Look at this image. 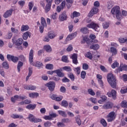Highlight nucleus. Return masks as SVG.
I'll list each match as a JSON object with an SVG mask.
<instances>
[{
    "instance_id": "obj_1",
    "label": "nucleus",
    "mask_w": 127,
    "mask_h": 127,
    "mask_svg": "<svg viewBox=\"0 0 127 127\" xmlns=\"http://www.w3.org/2000/svg\"><path fill=\"white\" fill-rule=\"evenodd\" d=\"M33 50H31L29 54V62L31 65L35 66V67H37V68L39 69L40 67L43 66V64L40 62H36V63H33Z\"/></svg>"
},
{
    "instance_id": "obj_2",
    "label": "nucleus",
    "mask_w": 127,
    "mask_h": 127,
    "mask_svg": "<svg viewBox=\"0 0 127 127\" xmlns=\"http://www.w3.org/2000/svg\"><path fill=\"white\" fill-rule=\"evenodd\" d=\"M107 81L113 89L117 88V79L112 73H109L107 76Z\"/></svg>"
},
{
    "instance_id": "obj_3",
    "label": "nucleus",
    "mask_w": 127,
    "mask_h": 127,
    "mask_svg": "<svg viewBox=\"0 0 127 127\" xmlns=\"http://www.w3.org/2000/svg\"><path fill=\"white\" fill-rule=\"evenodd\" d=\"M87 26L88 28H92L95 31L98 32L100 31V26L99 25V24L95 23V22H92L91 23L87 24Z\"/></svg>"
},
{
    "instance_id": "obj_4",
    "label": "nucleus",
    "mask_w": 127,
    "mask_h": 127,
    "mask_svg": "<svg viewBox=\"0 0 127 127\" xmlns=\"http://www.w3.org/2000/svg\"><path fill=\"white\" fill-rule=\"evenodd\" d=\"M28 119H29L30 122H32V123H37L42 122V120L39 118H35L32 114H29Z\"/></svg>"
},
{
    "instance_id": "obj_5",
    "label": "nucleus",
    "mask_w": 127,
    "mask_h": 127,
    "mask_svg": "<svg viewBox=\"0 0 127 127\" xmlns=\"http://www.w3.org/2000/svg\"><path fill=\"white\" fill-rule=\"evenodd\" d=\"M107 122L110 123L113 122L116 119V113L114 111H112L107 115Z\"/></svg>"
},
{
    "instance_id": "obj_6",
    "label": "nucleus",
    "mask_w": 127,
    "mask_h": 127,
    "mask_svg": "<svg viewBox=\"0 0 127 127\" xmlns=\"http://www.w3.org/2000/svg\"><path fill=\"white\" fill-rule=\"evenodd\" d=\"M45 86L48 87L49 90H50L51 92H53V91H54V89H55V83L53 81H50L46 83Z\"/></svg>"
},
{
    "instance_id": "obj_7",
    "label": "nucleus",
    "mask_w": 127,
    "mask_h": 127,
    "mask_svg": "<svg viewBox=\"0 0 127 127\" xmlns=\"http://www.w3.org/2000/svg\"><path fill=\"white\" fill-rule=\"evenodd\" d=\"M107 95L108 97L112 98L114 100H116L117 99V91L114 89H112L111 92H107Z\"/></svg>"
},
{
    "instance_id": "obj_8",
    "label": "nucleus",
    "mask_w": 127,
    "mask_h": 127,
    "mask_svg": "<svg viewBox=\"0 0 127 127\" xmlns=\"http://www.w3.org/2000/svg\"><path fill=\"white\" fill-rule=\"evenodd\" d=\"M13 44H15L16 46H20L23 42V40L22 38H20L18 39H16L15 38H14L12 39Z\"/></svg>"
},
{
    "instance_id": "obj_9",
    "label": "nucleus",
    "mask_w": 127,
    "mask_h": 127,
    "mask_svg": "<svg viewBox=\"0 0 127 127\" xmlns=\"http://www.w3.org/2000/svg\"><path fill=\"white\" fill-rule=\"evenodd\" d=\"M120 6H115L111 9V12L113 14V15L115 16V15L121 12V11L120 10Z\"/></svg>"
},
{
    "instance_id": "obj_10",
    "label": "nucleus",
    "mask_w": 127,
    "mask_h": 127,
    "mask_svg": "<svg viewBox=\"0 0 127 127\" xmlns=\"http://www.w3.org/2000/svg\"><path fill=\"white\" fill-rule=\"evenodd\" d=\"M97 12H99V9L96 7H94L88 13V17H92L94 14H97Z\"/></svg>"
},
{
    "instance_id": "obj_11",
    "label": "nucleus",
    "mask_w": 127,
    "mask_h": 127,
    "mask_svg": "<svg viewBox=\"0 0 127 127\" xmlns=\"http://www.w3.org/2000/svg\"><path fill=\"white\" fill-rule=\"evenodd\" d=\"M7 59L8 61H12L14 63H16L18 61V57L11 56V55H7Z\"/></svg>"
},
{
    "instance_id": "obj_12",
    "label": "nucleus",
    "mask_w": 127,
    "mask_h": 127,
    "mask_svg": "<svg viewBox=\"0 0 127 127\" xmlns=\"http://www.w3.org/2000/svg\"><path fill=\"white\" fill-rule=\"evenodd\" d=\"M71 59L72 60V63L77 65L78 64V55L77 54H73L71 57Z\"/></svg>"
},
{
    "instance_id": "obj_13",
    "label": "nucleus",
    "mask_w": 127,
    "mask_h": 127,
    "mask_svg": "<svg viewBox=\"0 0 127 127\" xmlns=\"http://www.w3.org/2000/svg\"><path fill=\"white\" fill-rule=\"evenodd\" d=\"M113 106V103L108 102L103 106V108L104 110H109V109H112Z\"/></svg>"
},
{
    "instance_id": "obj_14",
    "label": "nucleus",
    "mask_w": 127,
    "mask_h": 127,
    "mask_svg": "<svg viewBox=\"0 0 127 127\" xmlns=\"http://www.w3.org/2000/svg\"><path fill=\"white\" fill-rule=\"evenodd\" d=\"M76 32H74L73 33L68 35L66 38V41H70V40H72V39H73V38H75V37H76Z\"/></svg>"
},
{
    "instance_id": "obj_15",
    "label": "nucleus",
    "mask_w": 127,
    "mask_h": 127,
    "mask_svg": "<svg viewBox=\"0 0 127 127\" xmlns=\"http://www.w3.org/2000/svg\"><path fill=\"white\" fill-rule=\"evenodd\" d=\"M59 19L61 21H64V20H66L67 19V15L66 14V13L64 12L61 14L59 16Z\"/></svg>"
},
{
    "instance_id": "obj_16",
    "label": "nucleus",
    "mask_w": 127,
    "mask_h": 127,
    "mask_svg": "<svg viewBox=\"0 0 127 127\" xmlns=\"http://www.w3.org/2000/svg\"><path fill=\"white\" fill-rule=\"evenodd\" d=\"M55 73H56L58 77H64V73L62 72V68L55 70Z\"/></svg>"
},
{
    "instance_id": "obj_17",
    "label": "nucleus",
    "mask_w": 127,
    "mask_h": 127,
    "mask_svg": "<svg viewBox=\"0 0 127 127\" xmlns=\"http://www.w3.org/2000/svg\"><path fill=\"white\" fill-rule=\"evenodd\" d=\"M91 40H90V39H89V38L86 37V36H84L83 37V39H82V41H81V43H82L83 44L86 43H87V44H88V45H89L90 44V42Z\"/></svg>"
},
{
    "instance_id": "obj_18",
    "label": "nucleus",
    "mask_w": 127,
    "mask_h": 127,
    "mask_svg": "<svg viewBox=\"0 0 127 127\" xmlns=\"http://www.w3.org/2000/svg\"><path fill=\"white\" fill-rule=\"evenodd\" d=\"M12 14V10H9L6 11L3 14V17L4 18H7L9 16H10Z\"/></svg>"
},
{
    "instance_id": "obj_19",
    "label": "nucleus",
    "mask_w": 127,
    "mask_h": 127,
    "mask_svg": "<svg viewBox=\"0 0 127 127\" xmlns=\"http://www.w3.org/2000/svg\"><path fill=\"white\" fill-rule=\"evenodd\" d=\"M48 36L50 39H53L56 36V34L54 32H49L48 33Z\"/></svg>"
},
{
    "instance_id": "obj_20",
    "label": "nucleus",
    "mask_w": 127,
    "mask_h": 127,
    "mask_svg": "<svg viewBox=\"0 0 127 127\" xmlns=\"http://www.w3.org/2000/svg\"><path fill=\"white\" fill-rule=\"evenodd\" d=\"M30 98H37L39 96V94L37 92H33L29 94Z\"/></svg>"
},
{
    "instance_id": "obj_21",
    "label": "nucleus",
    "mask_w": 127,
    "mask_h": 127,
    "mask_svg": "<svg viewBox=\"0 0 127 127\" xmlns=\"http://www.w3.org/2000/svg\"><path fill=\"white\" fill-rule=\"evenodd\" d=\"M28 110H34L36 108V104H29L26 107Z\"/></svg>"
},
{
    "instance_id": "obj_22",
    "label": "nucleus",
    "mask_w": 127,
    "mask_h": 127,
    "mask_svg": "<svg viewBox=\"0 0 127 127\" xmlns=\"http://www.w3.org/2000/svg\"><path fill=\"white\" fill-rule=\"evenodd\" d=\"M29 37H30L31 34L29 32H26L23 35V39L24 40H26L27 38Z\"/></svg>"
},
{
    "instance_id": "obj_23",
    "label": "nucleus",
    "mask_w": 127,
    "mask_h": 127,
    "mask_svg": "<svg viewBox=\"0 0 127 127\" xmlns=\"http://www.w3.org/2000/svg\"><path fill=\"white\" fill-rule=\"evenodd\" d=\"M28 29H29V26L27 25H23L21 27V31H22V32L27 31Z\"/></svg>"
},
{
    "instance_id": "obj_24",
    "label": "nucleus",
    "mask_w": 127,
    "mask_h": 127,
    "mask_svg": "<svg viewBox=\"0 0 127 127\" xmlns=\"http://www.w3.org/2000/svg\"><path fill=\"white\" fill-rule=\"evenodd\" d=\"M10 117L12 119H23V116H22V115H19L17 114H13L11 115Z\"/></svg>"
},
{
    "instance_id": "obj_25",
    "label": "nucleus",
    "mask_w": 127,
    "mask_h": 127,
    "mask_svg": "<svg viewBox=\"0 0 127 127\" xmlns=\"http://www.w3.org/2000/svg\"><path fill=\"white\" fill-rule=\"evenodd\" d=\"M99 48H100V45L98 44H93L90 46V49L93 50H98Z\"/></svg>"
},
{
    "instance_id": "obj_26",
    "label": "nucleus",
    "mask_w": 127,
    "mask_h": 127,
    "mask_svg": "<svg viewBox=\"0 0 127 127\" xmlns=\"http://www.w3.org/2000/svg\"><path fill=\"white\" fill-rule=\"evenodd\" d=\"M114 6V2L112 1H109L107 2V7L108 9H111Z\"/></svg>"
},
{
    "instance_id": "obj_27",
    "label": "nucleus",
    "mask_w": 127,
    "mask_h": 127,
    "mask_svg": "<svg viewBox=\"0 0 127 127\" xmlns=\"http://www.w3.org/2000/svg\"><path fill=\"white\" fill-rule=\"evenodd\" d=\"M41 22L42 26H47V24L46 23V20H45V18L44 17H42L41 18Z\"/></svg>"
},
{
    "instance_id": "obj_28",
    "label": "nucleus",
    "mask_w": 127,
    "mask_h": 127,
    "mask_svg": "<svg viewBox=\"0 0 127 127\" xmlns=\"http://www.w3.org/2000/svg\"><path fill=\"white\" fill-rule=\"evenodd\" d=\"M44 49H45L47 52H51L52 50L50 45H46L44 46Z\"/></svg>"
},
{
    "instance_id": "obj_29",
    "label": "nucleus",
    "mask_w": 127,
    "mask_h": 127,
    "mask_svg": "<svg viewBox=\"0 0 127 127\" xmlns=\"http://www.w3.org/2000/svg\"><path fill=\"white\" fill-rule=\"evenodd\" d=\"M119 71H126V64H121L120 67L118 68Z\"/></svg>"
},
{
    "instance_id": "obj_30",
    "label": "nucleus",
    "mask_w": 127,
    "mask_h": 127,
    "mask_svg": "<svg viewBox=\"0 0 127 127\" xmlns=\"http://www.w3.org/2000/svg\"><path fill=\"white\" fill-rule=\"evenodd\" d=\"M32 75V68L30 67L29 68V73L28 76H27L26 78V81H28V80L29 79V77Z\"/></svg>"
},
{
    "instance_id": "obj_31",
    "label": "nucleus",
    "mask_w": 127,
    "mask_h": 127,
    "mask_svg": "<svg viewBox=\"0 0 127 127\" xmlns=\"http://www.w3.org/2000/svg\"><path fill=\"white\" fill-rule=\"evenodd\" d=\"M78 16H80V13L74 11L73 12V14L71 15V18H74V17H78Z\"/></svg>"
},
{
    "instance_id": "obj_32",
    "label": "nucleus",
    "mask_w": 127,
    "mask_h": 127,
    "mask_svg": "<svg viewBox=\"0 0 127 127\" xmlns=\"http://www.w3.org/2000/svg\"><path fill=\"white\" fill-rule=\"evenodd\" d=\"M46 68L48 69V70H52L53 68H54V65L51 64H48L46 65Z\"/></svg>"
},
{
    "instance_id": "obj_33",
    "label": "nucleus",
    "mask_w": 127,
    "mask_h": 127,
    "mask_svg": "<svg viewBox=\"0 0 127 127\" xmlns=\"http://www.w3.org/2000/svg\"><path fill=\"white\" fill-rule=\"evenodd\" d=\"M119 42L120 43H126L127 44V39H125L124 38H120L118 39Z\"/></svg>"
},
{
    "instance_id": "obj_34",
    "label": "nucleus",
    "mask_w": 127,
    "mask_h": 127,
    "mask_svg": "<svg viewBox=\"0 0 127 127\" xmlns=\"http://www.w3.org/2000/svg\"><path fill=\"white\" fill-rule=\"evenodd\" d=\"M62 61L64 62L65 63H68L69 61L68 60V57L66 56H64L62 58Z\"/></svg>"
},
{
    "instance_id": "obj_35",
    "label": "nucleus",
    "mask_w": 127,
    "mask_h": 127,
    "mask_svg": "<svg viewBox=\"0 0 127 127\" xmlns=\"http://www.w3.org/2000/svg\"><path fill=\"white\" fill-rule=\"evenodd\" d=\"M58 113L59 115H61V116H62V117H64V118H66L67 117V114H66V112L60 110L58 111Z\"/></svg>"
},
{
    "instance_id": "obj_36",
    "label": "nucleus",
    "mask_w": 127,
    "mask_h": 127,
    "mask_svg": "<svg viewBox=\"0 0 127 127\" xmlns=\"http://www.w3.org/2000/svg\"><path fill=\"white\" fill-rule=\"evenodd\" d=\"M22 66H23V63L19 61L17 64V70L18 72H20V68H21Z\"/></svg>"
},
{
    "instance_id": "obj_37",
    "label": "nucleus",
    "mask_w": 127,
    "mask_h": 127,
    "mask_svg": "<svg viewBox=\"0 0 127 127\" xmlns=\"http://www.w3.org/2000/svg\"><path fill=\"white\" fill-rule=\"evenodd\" d=\"M75 121L76 124H77L78 126H80L81 125H82V121H81V119H80V118H79L78 117H75Z\"/></svg>"
},
{
    "instance_id": "obj_38",
    "label": "nucleus",
    "mask_w": 127,
    "mask_h": 127,
    "mask_svg": "<svg viewBox=\"0 0 127 127\" xmlns=\"http://www.w3.org/2000/svg\"><path fill=\"white\" fill-rule=\"evenodd\" d=\"M73 70L75 72H76L78 75L80 74V72H81V67H80V66L74 67Z\"/></svg>"
},
{
    "instance_id": "obj_39",
    "label": "nucleus",
    "mask_w": 127,
    "mask_h": 127,
    "mask_svg": "<svg viewBox=\"0 0 127 127\" xmlns=\"http://www.w3.org/2000/svg\"><path fill=\"white\" fill-rule=\"evenodd\" d=\"M80 31L82 33H84V34H86V33H88V28H87V27L81 28Z\"/></svg>"
},
{
    "instance_id": "obj_40",
    "label": "nucleus",
    "mask_w": 127,
    "mask_h": 127,
    "mask_svg": "<svg viewBox=\"0 0 127 127\" xmlns=\"http://www.w3.org/2000/svg\"><path fill=\"white\" fill-rule=\"evenodd\" d=\"M11 31L12 32V33H14L15 34H18V32H19L18 29L13 27L11 28Z\"/></svg>"
},
{
    "instance_id": "obj_41",
    "label": "nucleus",
    "mask_w": 127,
    "mask_h": 127,
    "mask_svg": "<svg viewBox=\"0 0 127 127\" xmlns=\"http://www.w3.org/2000/svg\"><path fill=\"white\" fill-rule=\"evenodd\" d=\"M12 37V33L9 32L5 36L6 39H10Z\"/></svg>"
},
{
    "instance_id": "obj_42",
    "label": "nucleus",
    "mask_w": 127,
    "mask_h": 127,
    "mask_svg": "<svg viewBox=\"0 0 127 127\" xmlns=\"http://www.w3.org/2000/svg\"><path fill=\"white\" fill-rule=\"evenodd\" d=\"M116 16L118 20H122V19H123V16L122 15V14H121V12L118 13V14H117Z\"/></svg>"
},
{
    "instance_id": "obj_43",
    "label": "nucleus",
    "mask_w": 127,
    "mask_h": 127,
    "mask_svg": "<svg viewBox=\"0 0 127 127\" xmlns=\"http://www.w3.org/2000/svg\"><path fill=\"white\" fill-rule=\"evenodd\" d=\"M111 52H112V54H114V55H116L117 53V49L114 47H111L110 48Z\"/></svg>"
},
{
    "instance_id": "obj_44",
    "label": "nucleus",
    "mask_w": 127,
    "mask_h": 127,
    "mask_svg": "<svg viewBox=\"0 0 127 127\" xmlns=\"http://www.w3.org/2000/svg\"><path fill=\"white\" fill-rule=\"evenodd\" d=\"M44 125L45 127H50L52 126V123L49 121H47L44 124Z\"/></svg>"
},
{
    "instance_id": "obj_45",
    "label": "nucleus",
    "mask_w": 127,
    "mask_h": 127,
    "mask_svg": "<svg viewBox=\"0 0 127 127\" xmlns=\"http://www.w3.org/2000/svg\"><path fill=\"white\" fill-rule=\"evenodd\" d=\"M2 66L3 68H4L5 69H8V64H7V62H4L2 63Z\"/></svg>"
},
{
    "instance_id": "obj_46",
    "label": "nucleus",
    "mask_w": 127,
    "mask_h": 127,
    "mask_svg": "<svg viewBox=\"0 0 127 127\" xmlns=\"http://www.w3.org/2000/svg\"><path fill=\"white\" fill-rule=\"evenodd\" d=\"M68 76L70 79H71V81H74L75 80V76H74V74L72 73H69L68 74Z\"/></svg>"
},
{
    "instance_id": "obj_47",
    "label": "nucleus",
    "mask_w": 127,
    "mask_h": 127,
    "mask_svg": "<svg viewBox=\"0 0 127 127\" xmlns=\"http://www.w3.org/2000/svg\"><path fill=\"white\" fill-rule=\"evenodd\" d=\"M50 8H51V5L47 4L45 8V12L46 13L48 12V11L50 10Z\"/></svg>"
},
{
    "instance_id": "obj_48",
    "label": "nucleus",
    "mask_w": 127,
    "mask_h": 127,
    "mask_svg": "<svg viewBox=\"0 0 127 127\" xmlns=\"http://www.w3.org/2000/svg\"><path fill=\"white\" fill-rule=\"evenodd\" d=\"M62 123L64 124H68V123H70V120L68 118H64L62 120Z\"/></svg>"
},
{
    "instance_id": "obj_49",
    "label": "nucleus",
    "mask_w": 127,
    "mask_h": 127,
    "mask_svg": "<svg viewBox=\"0 0 127 127\" xmlns=\"http://www.w3.org/2000/svg\"><path fill=\"white\" fill-rule=\"evenodd\" d=\"M63 69L65 71H66V72H70L72 71V69L70 66H64Z\"/></svg>"
},
{
    "instance_id": "obj_50",
    "label": "nucleus",
    "mask_w": 127,
    "mask_h": 127,
    "mask_svg": "<svg viewBox=\"0 0 127 127\" xmlns=\"http://www.w3.org/2000/svg\"><path fill=\"white\" fill-rule=\"evenodd\" d=\"M82 69H83V70H88L89 69V65L86 63L83 64L82 65Z\"/></svg>"
},
{
    "instance_id": "obj_51",
    "label": "nucleus",
    "mask_w": 127,
    "mask_h": 127,
    "mask_svg": "<svg viewBox=\"0 0 127 127\" xmlns=\"http://www.w3.org/2000/svg\"><path fill=\"white\" fill-rule=\"evenodd\" d=\"M121 106L123 108H127V102L126 101H123L121 103Z\"/></svg>"
},
{
    "instance_id": "obj_52",
    "label": "nucleus",
    "mask_w": 127,
    "mask_h": 127,
    "mask_svg": "<svg viewBox=\"0 0 127 127\" xmlns=\"http://www.w3.org/2000/svg\"><path fill=\"white\" fill-rule=\"evenodd\" d=\"M62 106L63 107H68V102L66 100H63L62 102Z\"/></svg>"
},
{
    "instance_id": "obj_53",
    "label": "nucleus",
    "mask_w": 127,
    "mask_h": 127,
    "mask_svg": "<svg viewBox=\"0 0 127 127\" xmlns=\"http://www.w3.org/2000/svg\"><path fill=\"white\" fill-rule=\"evenodd\" d=\"M119 63L115 62L112 64V67L113 69H115V68H116V67H119Z\"/></svg>"
},
{
    "instance_id": "obj_54",
    "label": "nucleus",
    "mask_w": 127,
    "mask_h": 127,
    "mask_svg": "<svg viewBox=\"0 0 127 127\" xmlns=\"http://www.w3.org/2000/svg\"><path fill=\"white\" fill-rule=\"evenodd\" d=\"M85 77H86V71L83 70L81 72V78H82V79H85Z\"/></svg>"
},
{
    "instance_id": "obj_55",
    "label": "nucleus",
    "mask_w": 127,
    "mask_h": 127,
    "mask_svg": "<svg viewBox=\"0 0 127 127\" xmlns=\"http://www.w3.org/2000/svg\"><path fill=\"white\" fill-rule=\"evenodd\" d=\"M43 41H44V42H49V41H50V39H49V37L48 36H45L43 38Z\"/></svg>"
},
{
    "instance_id": "obj_56",
    "label": "nucleus",
    "mask_w": 127,
    "mask_h": 127,
    "mask_svg": "<svg viewBox=\"0 0 127 127\" xmlns=\"http://www.w3.org/2000/svg\"><path fill=\"white\" fill-rule=\"evenodd\" d=\"M98 81L99 85H100V87L102 88H104V82L103 80H102V79H98Z\"/></svg>"
},
{
    "instance_id": "obj_57",
    "label": "nucleus",
    "mask_w": 127,
    "mask_h": 127,
    "mask_svg": "<svg viewBox=\"0 0 127 127\" xmlns=\"http://www.w3.org/2000/svg\"><path fill=\"white\" fill-rule=\"evenodd\" d=\"M29 90L34 91V90H36V87L34 85H29Z\"/></svg>"
},
{
    "instance_id": "obj_58",
    "label": "nucleus",
    "mask_w": 127,
    "mask_h": 127,
    "mask_svg": "<svg viewBox=\"0 0 127 127\" xmlns=\"http://www.w3.org/2000/svg\"><path fill=\"white\" fill-rule=\"evenodd\" d=\"M57 126L58 127H65V124L63 122H58L57 123Z\"/></svg>"
},
{
    "instance_id": "obj_59",
    "label": "nucleus",
    "mask_w": 127,
    "mask_h": 127,
    "mask_svg": "<svg viewBox=\"0 0 127 127\" xmlns=\"http://www.w3.org/2000/svg\"><path fill=\"white\" fill-rule=\"evenodd\" d=\"M85 57L89 58V59H92V54L90 52H87L85 55Z\"/></svg>"
},
{
    "instance_id": "obj_60",
    "label": "nucleus",
    "mask_w": 127,
    "mask_h": 127,
    "mask_svg": "<svg viewBox=\"0 0 127 127\" xmlns=\"http://www.w3.org/2000/svg\"><path fill=\"white\" fill-rule=\"evenodd\" d=\"M88 93L91 96H95V92L92 90V89H88Z\"/></svg>"
},
{
    "instance_id": "obj_61",
    "label": "nucleus",
    "mask_w": 127,
    "mask_h": 127,
    "mask_svg": "<svg viewBox=\"0 0 127 127\" xmlns=\"http://www.w3.org/2000/svg\"><path fill=\"white\" fill-rule=\"evenodd\" d=\"M19 59L21 60V61H25V57L24 56L21 55L19 56Z\"/></svg>"
},
{
    "instance_id": "obj_62",
    "label": "nucleus",
    "mask_w": 127,
    "mask_h": 127,
    "mask_svg": "<svg viewBox=\"0 0 127 127\" xmlns=\"http://www.w3.org/2000/svg\"><path fill=\"white\" fill-rule=\"evenodd\" d=\"M33 2H29L28 6L29 10H31L32 9V7H33Z\"/></svg>"
},
{
    "instance_id": "obj_63",
    "label": "nucleus",
    "mask_w": 127,
    "mask_h": 127,
    "mask_svg": "<svg viewBox=\"0 0 127 127\" xmlns=\"http://www.w3.org/2000/svg\"><path fill=\"white\" fill-rule=\"evenodd\" d=\"M51 17L52 19H56L57 18V13H54L52 14Z\"/></svg>"
},
{
    "instance_id": "obj_64",
    "label": "nucleus",
    "mask_w": 127,
    "mask_h": 127,
    "mask_svg": "<svg viewBox=\"0 0 127 127\" xmlns=\"http://www.w3.org/2000/svg\"><path fill=\"white\" fill-rule=\"evenodd\" d=\"M103 28L107 29L109 26V24L108 22H105L103 24Z\"/></svg>"
}]
</instances>
